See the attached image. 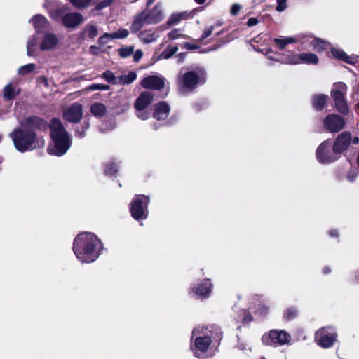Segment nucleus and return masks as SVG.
Instances as JSON below:
<instances>
[{
  "instance_id": "obj_42",
  "label": "nucleus",
  "mask_w": 359,
  "mask_h": 359,
  "mask_svg": "<svg viewBox=\"0 0 359 359\" xmlns=\"http://www.w3.org/2000/svg\"><path fill=\"white\" fill-rule=\"evenodd\" d=\"M116 171H117V166L114 163H109L106 165L105 174L107 175L112 176L116 172Z\"/></svg>"
},
{
  "instance_id": "obj_30",
  "label": "nucleus",
  "mask_w": 359,
  "mask_h": 359,
  "mask_svg": "<svg viewBox=\"0 0 359 359\" xmlns=\"http://www.w3.org/2000/svg\"><path fill=\"white\" fill-rule=\"evenodd\" d=\"M90 111L96 117H102L107 113V108L102 103L95 102L90 107Z\"/></svg>"
},
{
  "instance_id": "obj_39",
  "label": "nucleus",
  "mask_w": 359,
  "mask_h": 359,
  "mask_svg": "<svg viewBox=\"0 0 359 359\" xmlns=\"http://www.w3.org/2000/svg\"><path fill=\"white\" fill-rule=\"evenodd\" d=\"M168 38L170 40H176L178 39H187V36L182 34L179 29H173L168 34Z\"/></svg>"
},
{
  "instance_id": "obj_46",
  "label": "nucleus",
  "mask_w": 359,
  "mask_h": 359,
  "mask_svg": "<svg viewBox=\"0 0 359 359\" xmlns=\"http://www.w3.org/2000/svg\"><path fill=\"white\" fill-rule=\"evenodd\" d=\"M287 8V0H277L276 10L278 12H283Z\"/></svg>"
},
{
  "instance_id": "obj_43",
  "label": "nucleus",
  "mask_w": 359,
  "mask_h": 359,
  "mask_svg": "<svg viewBox=\"0 0 359 359\" xmlns=\"http://www.w3.org/2000/svg\"><path fill=\"white\" fill-rule=\"evenodd\" d=\"M108 89H109V86L104 85V84H97V83L92 84V85L88 86V88H87V90H106Z\"/></svg>"
},
{
  "instance_id": "obj_61",
  "label": "nucleus",
  "mask_w": 359,
  "mask_h": 359,
  "mask_svg": "<svg viewBox=\"0 0 359 359\" xmlns=\"http://www.w3.org/2000/svg\"><path fill=\"white\" fill-rule=\"evenodd\" d=\"M177 57L179 59L180 62H182L185 58V54L184 53H180L177 55Z\"/></svg>"
},
{
  "instance_id": "obj_7",
  "label": "nucleus",
  "mask_w": 359,
  "mask_h": 359,
  "mask_svg": "<svg viewBox=\"0 0 359 359\" xmlns=\"http://www.w3.org/2000/svg\"><path fill=\"white\" fill-rule=\"evenodd\" d=\"M347 86L343 82L334 84L331 90V96L334 100V107L338 112L346 115L349 112V108L346 100Z\"/></svg>"
},
{
  "instance_id": "obj_26",
  "label": "nucleus",
  "mask_w": 359,
  "mask_h": 359,
  "mask_svg": "<svg viewBox=\"0 0 359 359\" xmlns=\"http://www.w3.org/2000/svg\"><path fill=\"white\" fill-rule=\"evenodd\" d=\"M331 53L334 58L342 60L350 65H353L357 62V59L355 57L347 55L346 53L341 49L332 48Z\"/></svg>"
},
{
  "instance_id": "obj_10",
  "label": "nucleus",
  "mask_w": 359,
  "mask_h": 359,
  "mask_svg": "<svg viewBox=\"0 0 359 359\" xmlns=\"http://www.w3.org/2000/svg\"><path fill=\"white\" fill-rule=\"evenodd\" d=\"M20 93L18 86L11 82L3 89L2 98L0 100V116L8 111L13 103V100Z\"/></svg>"
},
{
  "instance_id": "obj_63",
  "label": "nucleus",
  "mask_w": 359,
  "mask_h": 359,
  "mask_svg": "<svg viewBox=\"0 0 359 359\" xmlns=\"http://www.w3.org/2000/svg\"><path fill=\"white\" fill-rule=\"evenodd\" d=\"M331 270L328 268V267H325L323 269V273L325 274H328L329 273H330Z\"/></svg>"
},
{
  "instance_id": "obj_1",
  "label": "nucleus",
  "mask_w": 359,
  "mask_h": 359,
  "mask_svg": "<svg viewBox=\"0 0 359 359\" xmlns=\"http://www.w3.org/2000/svg\"><path fill=\"white\" fill-rule=\"evenodd\" d=\"M21 127L15 129L10 133L15 149L20 151H32L43 147L45 141L38 137L34 129L45 126L44 121L39 117L30 116L21 122Z\"/></svg>"
},
{
  "instance_id": "obj_27",
  "label": "nucleus",
  "mask_w": 359,
  "mask_h": 359,
  "mask_svg": "<svg viewBox=\"0 0 359 359\" xmlns=\"http://www.w3.org/2000/svg\"><path fill=\"white\" fill-rule=\"evenodd\" d=\"M329 100V97L327 95H314L312 97V104L313 107L318 110H322Z\"/></svg>"
},
{
  "instance_id": "obj_21",
  "label": "nucleus",
  "mask_w": 359,
  "mask_h": 359,
  "mask_svg": "<svg viewBox=\"0 0 359 359\" xmlns=\"http://www.w3.org/2000/svg\"><path fill=\"white\" fill-rule=\"evenodd\" d=\"M153 100V94L150 92L145 91L142 93L137 98L135 102V108L136 110L142 111L145 109Z\"/></svg>"
},
{
  "instance_id": "obj_31",
  "label": "nucleus",
  "mask_w": 359,
  "mask_h": 359,
  "mask_svg": "<svg viewBox=\"0 0 359 359\" xmlns=\"http://www.w3.org/2000/svg\"><path fill=\"white\" fill-rule=\"evenodd\" d=\"M311 46L314 50L320 52L326 50L329 47L330 44L326 41L318 38H314V39L311 41Z\"/></svg>"
},
{
  "instance_id": "obj_15",
  "label": "nucleus",
  "mask_w": 359,
  "mask_h": 359,
  "mask_svg": "<svg viewBox=\"0 0 359 359\" xmlns=\"http://www.w3.org/2000/svg\"><path fill=\"white\" fill-rule=\"evenodd\" d=\"M330 142L329 140H326L323 142L317 148L316 150V158L320 163L328 164L337 161L339 156L334 154L333 150H330Z\"/></svg>"
},
{
  "instance_id": "obj_57",
  "label": "nucleus",
  "mask_w": 359,
  "mask_h": 359,
  "mask_svg": "<svg viewBox=\"0 0 359 359\" xmlns=\"http://www.w3.org/2000/svg\"><path fill=\"white\" fill-rule=\"evenodd\" d=\"M258 23V20L256 18H250L248 19V27L254 26Z\"/></svg>"
},
{
  "instance_id": "obj_9",
  "label": "nucleus",
  "mask_w": 359,
  "mask_h": 359,
  "mask_svg": "<svg viewBox=\"0 0 359 359\" xmlns=\"http://www.w3.org/2000/svg\"><path fill=\"white\" fill-rule=\"evenodd\" d=\"M149 198L144 195L136 196L131 202L130 212L132 217L136 219H144L147 217V205Z\"/></svg>"
},
{
  "instance_id": "obj_40",
  "label": "nucleus",
  "mask_w": 359,
  "mask_h": 359,
  "mask_svg": "<svg viewBox=\"0 0 359 359\" xmlns=\"http://www.w3.org/2000/svg\"><path fill=\"white\" fill-rule=\"evenodd\" d=\"M69 1L77 8H86L90 5L91 0H69Z\"/></svg>"
},
{
  "instance_id": "obj_6",
  "label": "nucleus",
  "mask_w": 359,
  "mask_h": 359,
  "mask_svg": "<svg viewBox=\"0 0 359 359\" xmlns=\"http://www.w3.org/2000/svg\"><path fill=\"white\" fill-rule=\"evenodd\" d=\"M205 81V72L202 68H196L184 74L180 79L179 88L182 93L193 91L198 85Z\"/></svg>"
},
{
  "instance_id": "obj_53",
  "label": "nucleus",
  "mask_w": 359,
  "mask_h": 359,
  "mask_svg": "<svg viewBox=\"0 0 359 359\" xmlns=\"http://www.w3.org/2000/svg\"><path fill=\"white\" fill-rule=\"evenodd\" d=\"M111 35V34H104L103 36L99 38V43L100 44H105L109 40H112Z\"/></svg>"
},
{
  "instance_id": "obj_32",
  "label": "nucleus",
  "mask_w": 359,
  "mask_h": 359,
  "mask_svg": "<svg viewBox=\"0 0 359 359\" xmlns=\"http://www.w3.org/2000/svg\"><path fill=\"white\" fill-rule=\"evenodd\" d=\"M178 47L177 46H168L166 49L163 51L159 56L158 57V60H168L172 56H173L177 51H178Z\"/></svg>"
},
{
  "instance_id": "obj_62",
  "label": "nucleus",
  "mask_w": 359,
  "mask_h": 359,
  "mask_svg": "<svg viewBox=\"0 0 359 359\" xmlns=\"http://www.w3.org/2000/svg\"><path fill=\"white\" fill-rule=\"evenodd\" d=\"M355 278L356 282L359 283V269L355 271Z\"/></svg>"
},
{
  "instance_id": "obj_19",
  "label": "nucleus",
  "mask_w": 359,
  "mask_h": 359,
  "mask_svg": "<svg viewBox=\"0 0 359 359\" xmlns=\"http://www.w3.org/2000/svg\"><path fill=\"white\" fill-rule=\"evenodd\" d=\"M29 22L32 23L36 33L37 34L42 32L50 27V22L48 19L41 14L34 15L32 19L29 20Z\"/></svg>"
},
{
  "instance_id": "obj_38",
  "label": "nucleus",
  "mask_w": 359,
  "mask_h": 359,
  "mask_svg": "<svg viewBox=\"0 0 359 359\" xmlns=\"http://www.w3.org/2000/svg\"><path fill=\"white\" fill-rule=\"evenodd\" d=\"M111 34L112 39H125L128 36L129 32L126 29H121L118 32L111 33Z\"/></svg>"
},
{
  "instance_id": "obj_3",
  "label": "nucleus",
  "mask_w": 359,
  "mask_h": 359,
  "mask_svg": "<svg viewBox=\"0 0 359 359\" xmlns=\"http://www.w3.org/2000/svg\"><path fill=\"white\" fill-rule=\"evenodd\" d=\"M50 137L53 146L48 153L58 156L64 155L72 145L70 135L66 131L60 120L53 118L50 123Z\"/></svg>"
},
{
  "instance_id": "obj_25",
  "label": "nucleus",
  "mask_w": 359,
  "mask_h": 359,
  "mask_svg": "<svg viewBox=\"0 0 359 359\" xmlns=\"http://www.w3.org/2000/svg\"><path fill=\"white\" fill-rule=\"evenodd\" d=\"M169 106L165 102H161L156 105L154 116L158 120H164L168 116Z\"/></svg>"
},
{
  "instance_id": "obj_20",
  "label": "nucleus",
  "mask_w": 359,
  "mask_h": 359,
  "mask_svg": "<svg viewBox=\"0 0 359 359\" xmlns=\"http://www.w3.org/2000/svg\"><path fill=\"white\" fill-rule=\"evenodd\" d=\"M146 15L148 18L149 25L156 24L164 18L162 7L159 4H157L151 11H146Z\"/></svg>"
},
{
  "instance_id": "obj_56",
  "label": "nucleus",
  "mask_w": 359,
  "mask_h": 359,
  "mask_svg": "<svg viewBox=\"0 0 359 359\" xmlns=\"http://www.w3.org/2000/svg\"><path fill=\"white\" fill-rule=\"evenodd\" d=\"M183 47L185 48L186 49L190 50H196L198 48L197 46L187 43V42L183 43Z\"/></svg>"
},
{
  "instance_id": "obj_47",
  "label": "nucleus",
  "mask_w": 359,
  "mask_h": 359,
  "mask_svg": "<svg viewBox=\"0 0 359 359\" xmlns=\"http://www.w3.org/2000/svg\"><path fill=\"white\" fill-rule=\"evenodd\" d=\"M242 8H243L242 5H241L238 3L233 4L231 7L230 13L231 15L236 16L239 14V13L241 12Z\"/></svg>"
},
{
  "instance_id": "obj_60",
  "label": "nucleus",
  "mask_w": 359,
  "mask_h": 359,
  "mask_svg": "<svg viewBox=\"0 0 359 359\" xmlns=\"http://www.w3.org/2000/svg\"><path fill=\"white\" fill-rule=\"evenodd\" d=\"M39 79L44 84V86H48V79L46 77L42 76Z\"/></svg>"
},
{
  "instance_id": "obj_13",
  "label": "nucleus",
  "mask_w": 359,
  "mask_h": 359,
  "mask_svg": "<svg viewBox=\"0 0 359 359\" xmlns=\"http://www.w3.org/2000/svg\"><path fill=\"white\" fill-rule=\"evenodd\" d=\"M291 339L290 334L284 330H272L262 337L265 345L277 346L287 344Z\"/></svg>"
},
{
  "instance_id": "obj_2",
  "label": "nucleus",
  "mask_w": 359,
  "mask_h": 359,
  "mask_svg": "<svg viewBox=\"0 0 359 359\" xmlns=\"http://www.w3.org/2000/svg\"><path fill=\"white\" fill-rule=\"evenodd\" d=\"M102 249V244L92 233L83 232L74 239L73 250L77 259L83 263L95 261Z\"/></svg>"
},
{
  "instance_id": "obj_59",
  "label": "nucleus",
  "mask_w": 359,
  "mask_h": 359,
  "mask_svg": "<svg viewBox=\"0 0 359 359\" xmlns=\"http://www.w3.org/2000/svg\"><path fill=\"white\" fill-rule=\"evenodd\" d=\"M241 318V320L245 321L247 318V314H246V312L244 309H243L241 311V313L240 315Z\"/></svg>"
},
{
  "instance_id": "obj_64",
  "label": "nucleus",
  "mask_w": 359,
  "mask_h": 359,
  "mask_svg": "<svg viewBox=\"0 0 359 359\" xmlns=\"http://www.w3.org/2000/svg\"><path fill=\"white\" fill-rule=\"evenodd\" d=\"M199 333V331H198V328H195L194 329L193 332H192V334L193 335H196L197 334Z\"/></svg>"
},
{
  "instance_id": "obj_29",
  "label": "nucleus",
  "mask_w": 359,
  "mask_h": 359,
  "mask_svg": "<svg viewBox=\"0 0 359 359\" xmlns=\"http://www.w3.org/2000/svg\"><path fill=\"white\" fill-rule=\"evenodd\" d=\"M273 41L279 49L283 50L287 45L297 43V39L294 36L275 38Z\"/></svg>"
},
{
  "instance_id": "obj_36",
  "label": "nucleus",
  "mask_w": 359,
  "mask_h": 359,
  "mask_svg": "<svg viewBox=\"0 0 359 359\" xmlns=\"http://www.w3.org/2000/svg\"><path fill=\"white\" fill-rule=\"evenodd\" d=\"M251 309L254 310L255 313L259 316H265L268 311V307L261 302L257 305H255L254 307H250Z\"/></svg>"
},
{
  "instance_id": "obj_55",
  "label": "nucleus",
  "mask_w": 359,
  "mask_h": 359,
  "mask_svg": "<svg viewBox=\"0 0 359 359\" xmlns=\"http://www.w3.org/2000/svg\"><path fill=\"white\" fill-rule=\"evenodd\" d=\"M143 53L141 50H137L133 55V60L135 62H138L142 57Z\"/></svg>"
},
{
  "instance_id": "obj_28",
  "label": "nucleus",
  "mask_w": 359,
  "mask_h": 359,
  "mask_svg": "<svg viewBox=\"0 0 359 359\" xmlns=\"http://www.w3.org/2000/svg\"><path fill=\"white\" fill-rule=\"evenodd\" d=\"M97 34L98 30L97 27L93 24H89L84 27L83 30L80 33V35L82 39H85L86 37L94 39L97 36Z\"/></svg>"
},
{
  "instance_id": "obj_41",
  "label": "nucleus",
  "mask_w": 359,
  "mask_h": 359,
  "mask_svg": "<svg viewBox=\"0 0 359 359\" xmlns=\"http://www.w3.org/2000/svg\"><path fill=\"white\" fill-rule=\"evenodd\" d=\"M136 77V74L133 72H131L122 78V82L123 84H130L135 80Z\"/></svg>"
},
{
  "instance_id": "obj_50",
  "label": "nucleus",
  "mask_w": 359,
  "mask_h": 359,
  "mask_svg": "<svg viewBox=\"0 0 359 359\" xmlns=\"http://www.w3.org/2000/svg\"><path fill=\"white\" fill-rule=\"evenodd\" d=\"M115 0H102L99 2L96 6L97 10L103 9L107 6H109L111 4H112Z\"/></svg>"
},
{
  "instance_id": "obj_22",
  "label": "nucleus",
  "mask_w": 359,
  "mask_h": 359,
  "mask_svg": "<svg viewBox=\"0 0 359 359\" xmlns=\"http://www.w3.org/2000/svg\"><path fill=\"white\" fill-rule=\"evenodd\" d=\"M192 290L197 296L206 298L210 295L212 291V284L210 280L206 279L194 286Z\"/></svg>"
},
{
  "instance_id": "obj_17",
  "label": "nucleus",
  "mask_w": 359,
  "mask_h": 359,
  "mask_svg": "<svg viewBox=\"0 0 359 359\" xmlns=\"http://www.w3.org/2000/svg\"><path fill=\"white\" fill-rule=\"evenodd\" d=\"M83 116V107L79 103H74L63 112V117L71 123H78Z\"/></svg>"
},
{
  "instance_id": "obj_24",
  "label": "nucleus",
  "mask_w": 359,
  "mask_h": 359,
  "mask_svg": "<svg viewBox=\"0 0 359 359\" xmlns=\"http://www.w3.org/2000/svg\"><path fill=\"white\" fill-rule=\"evenodd\" d=\"M138 37L143 43H151L158 39L159 34L156 30L145 29L139 33Z\"/></svg>"
},
{
  "instance_id": "obj_5",
  "label": "nucleus",
  "mask_w": 359,
  "mask_h": 359,
  "mask_svg": "<svg viewBox=\"0 0 359 359\" xmlns=\"http://www.w3.org/2000/svg\"><path fill=\"white\" fill-rule=\"evenodd\" d=\"M49 15L53 20L60 22L65 27L72 29H76L84 21L80 13L70 11L65 6L49 11Z\"/></svg>"
},
{
  "instance_id": "obj_49",
  "label": "nucleus",
  "mask_w": 359,
  "mask_h": 359,
  "mask_svg": "<svg viewBox=\"0 0 359 359\" xmlns=\"http://www.w3.org/2000/svg\"><path fill=\"white\" fill-rule=\"evenodd\" d=\"M89 127V124L88 123H83L81 126V130H79V129L76 131V137L82 138L84 137L85 130H86Z\"/></svg>"
},
{
  "instance_id": "obj_48",
  "label": "nucleus",
  "mask_w": 359,
  "mask_h": 359,
  "mask_svg": "<svg viewBox=\"0 0 359 359\" xmlns=\"http://www.w3.org/2000/svg\"><path fill=\"white\" fill-rule=\"evenodd\" d=\"M133 53V48L132 46L123 48L119 50L120 55L123 58L130 56Z\"/></svg>"
},
{
  "instance_id": "obj_4",
  "label": "nucleus",
  "mask_w": 359,
  "mask_h": 359,
  "mask_svg": "<svg viewBox=\"0 0 359 359\" xmlns=\"http://www.w3.org/2000/svg\"><path fill=\"white\" fill-rule=\"evenodd\" d=\"M62 45V40L59 35L53 32H44L40 41L36 35L30 36L27 43V54L28 56H34L39 48L42 52H53L57 50Z\"/></svg>"
},
{
  "instance_id": "obj_58",
  "label": "nucleus",
  "mask_w": 359,
  "mask_h": 359,
  "mask_svg": "<svg viewBox=\"0 0 359 359\" xmlns=\"http://www.w3.org/2000/svg\"><path fill=\"white\" fill-rule=\"evenodd\" d=\"M329 235L332 237H337L338 236V232L337 230H331L329 231Z\"/></svg>"
},
{
  "instance_id": "obj_51",
  "label": "nucleus",
  "mask_w": 359,
  "mask_h": 359,
  "mask_svg": "<svg viewBox=\"0 0 359 359\" xmlns=\"http://www.w3.org/2000/svg\"><path fill=\"white\" fill-rule=\"evenodd\" d=\"M137 116L140 119L146 120V119H148L150 116V112H149L147 111H144V109L142 111L137 110Z\"/></svg>"
},
{
  "instance_id": "obj_18",
  "label": "nucleus",
  "mask_w": 359,
  "mask_h": 359,
  "mask_svg": "<svg viewBox=\"0 0 359 359\" xmlns=\"http://www.w3.org/2000/svg\"><path fill=\"white\" fill-rule=\"evenodd\" d=\"M165 78L160 76H149L141 81V86L146 89L160 90L164 87Z\"/></svg>"
},
{
  "instance_id": "obj_12",
  "label": "nucleus",
  "mask_w": 359,
  "mask_h": 359,
  "mask_svg": "<svg viewBox=\"0 0 359 359\" xmlns=\"http://www.w3.org/2000/svg\"><path fill=\"white\" fill-rule=\"evenodd\" d=\"M212 340L209 336L196 337L194 341V346L192 347L194 354L199 359H208L213 355L210 346Z\"/></svg>"
},
{
  "instance_id": "obj_14",
  "label": "nucleus",
  "mask_w": 359,
  "mask_h": 359,
  "mask_svg": "<svg viewBox=\"0 0 359 359\" xmlns=\"http://www.w3.org/2000/svg\"><path fill=\"white\" fill-rule=\"evenodd\" d=\"M318 61V57L314 53H302L300 54H294L290 53L288 56L283 58L281 62L283 64L294 65L300 63L317 65Z\"/></svg>"
},
{
  "instance_id": "obj_45",
  "label": "nucleus",
  "mask_w": 359,
  "mask_h": 359,
  "mask_svg": "<svg viewBox=\"0 0 359 359\" xmlns=\"http://www.w3.org/2000/svg\"><path fill=\"white\" fill-rule=\"evenodd\" d=\"M102 77L109 83H116V77L114 74L110 72L107 71L102 74Z\"/></svg>"
},
{
  "instance_id": "obj_44",
  "label": "nucleus",
  "mask_w": 359,
  "mask_h": 359,
  "mask_svg": "<svg viewBox=\"0 0 359 359\" xmlns=\"http://www.w3.org/2000/svg\"><path fill=\"white\" fill-rule=\"evenodd\" d=\"M273 52L271 50V49H268L266 50V55L267 56L268 59L271 61H275V62H280L281 64L282 63V60L283 58H285V57L288 56V55H285V54H283L281 57L279 59V58H277V57H275L273 55H272Z\"/></svg>"
},
{
  "instance_id": "obj_11",
  "label": "nucleus",
  "mask_w": 359,
  "mask_h": 359,
  "mask_svg": "<svg viewBox=\"0 0 359 359\" xmlns=\"http://www.w3.org/2000/svg\"><path fill=\"white\" fill-rule=\"evenodd\" d=\"M337 337V332L333 327H325L316 332L315 340L320 347L328 348L334 345Z\"/></svg>"
},
{
  "instance_id": "obj_23",
  "label": "nucleus",
  "mask_w": 359,
  "mask_h": 359,
  "mask_svg": "<svg viewBox=\"0 0 359 359\" xmlns=\"http://www.w3.org/2000/svg\"><path fill=\"white\" fill-rule=\"evenodd\" d=\"M147 19L148 18L146 15V11H144L142 13L136 15L130 26L131 32H137L145 24H149V21Z\"/></svg>"
},
{
  "instance_id": "obj_16",
  "label": "nucleus",
  "mask_w": 359,
  "mask_h": 359,
  "mask_svg": "<svg viewBox=\"0 0 359 359\" xmlns=\"http://www.w3.org/2000/svg\"><path fill=\"white\" fill-rule=\"evenodd\" d=\"M325 128L331 133H337L345 126L344 119L335 114L328 115L323 121Z\"/></svg>"
},
{
  "instance_id": "obj_52",
  "label": "nucleus",
  "mask_w": 359,
  "mask_h": 359,
  "mask_svg": "<svg viewBox=\"0 0 359 359\" xmlns=\"http://www.w3.org/2000/svg\"><path fill=\"white\" fill-rule=\"evenodd\" d=\"M214 29V27L213 26H210L209 27L206 28L204 32H203V34L201 38V41L208 38L209 36L211 35V34L212 33V31Z\"/></svg>"
},
{
  "instance_id": "obj_34",
  "label": "nucleus",
  "mask_w": 359,
  "mask_h": 359,
  "mask_svg": "<svg viewBox=\"0 0 359 359\" xmlns=\"http://www.w3.org/2000/svg\"><path fill=\"white\" fill-rule=\"evenodd\" d=\"M187 15L185 13L172 14L168 19L167 23L168 25H174L179 23L181 20L186 18Z\"/></svg>"
},
{
  "instance_id": "obj_37",
  "label": "nucleus",
  "mask_w": 359,
  "mask_h": 359,
  "mask_svg": "<svg viewBox=\"0 0 359 359\" xmlns=\"http://www.w3.org/2000/svg\"><path fill=\"white\" fill-rule=\"evenodd\" d=\"M36 69L34 64L30 63L20 67L18 69V74L20 75H25L29 73L33 72Z\"/></svg>"
},
{
  "instance_id": "obj_33",
  "label": "nucleus",
  "mask_w": 359,
  "mask_h": 359,
  "mask_svg": "<svg viewBox=\"0 0 359 359\" xmlns=\"http://www.w3.org/2000/svg\"><path fill=\"white\" fill-rule=\"evenodd\" d=\"M294 38L297 39V42H299L302 46H304V48H306L308 46H311V41L314 39L312 35L311 34H300L294 36Z\"/></svg>"
},
{
  "instance_id": "obj_8",
  "label": "nucleus",
  "mask_w": 359,
  "mask_h": 359,
  "mask_svg": "<svg viewBox=\"0 0 359 359\" xmlns=\"http://www.w3.org/2000/svg\"><path fill=\"white\" fill-rule=\"evenodd\" d=\"M359 144V138L358 137H352L351 133L345 131L338 135L333 143L332 149L334 154L338 156L345 151H346L351 144Z\"/></svg>"
},
{
  "instance_id": "obj_35",
  "label": "nucleus",
  "mask_w": 359,
  "mask_h": 359,
  "mask_svg": "<svg viewBox=\"0 0 359 359\" xmlns=\"http://www.w3.org/2000/svg\"><path fill=\"white\" fill-rule=\"evenodd\" d=\"M297 314L298 310L295 307H290L284 311L283 318L286 320H292L297 316Z\"/></svg>"
},
{
  "instance_id": "obj_54",
  "label": "nucleus",
  "mask_w": 359,
  "mask_h": 359,
  "mask_svg": "<svg viewBox=\"0 0 359 359\" xmlns=\"http://www.w3.org/2000/svg\"><path fill=\"white\" fill-rule=\"evenodd\" d=\"M57 3V0H45L43 7L46 10H49L52 6L56 5Z\"/></svg>"
}]
</instances>
